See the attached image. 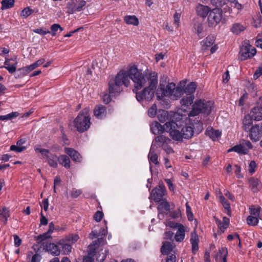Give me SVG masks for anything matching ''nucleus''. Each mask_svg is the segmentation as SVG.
<instances>
[{"mask_svg": "<svg viewBox=\"0 0 262 262\" xmlns=\"http://www.w3.org/2000/svg\"><path fill=\"white\" fill-rule=\"evenodd\" d=\"M129 78L134 82L133 92L138 91L144 87L147 84L148 85L152 80L158 82V74L156 72L145 71L142 72L136 66H133L128 69Z\"/></svg>", "mask_w": 262, "mask_h": 262, "instance_id": "obj_1", "label": "nucleus"}, {"mask_svg": "<svg viewBox=\"0 0 262 262\" xmlns=\"http://www.w3.org/2000/svg\"><path fill=\"white\" fill-rule=\"evenodd\" d=\"M128 69L125 71H120L115 79H111L108 82V93L110 94H118L120 92V88L124 85L128 87L130 83Z\"/></svg>", "mask_w": 262, "mask_h": 262, "instance_id": "obj_2", "label": "nucleus"}, {"mask_svg": "<svg viewBox=\"0 0 262 262\" xmlns=\"http://www.w3.org/2000/svg\"><path fill=\"white\" fill-rule=\"evenodd\" d=\"M90 120L89 109L85 108L79 112L74 120L73 124L78 132L83 133L90 128L91 124Z\"/></svg>", "mask_w": 262, "mask_h": 262, "instance_id": "obj_3", "label": "nucleus"}, {"mask_svg": "<svg viewBox=\"0 0 262 262\" xmlns=\"http://www.w3.org/2000/svg\"><path fill=\"white\" fill-rule=\"evenodd\" d=\"M213 106V102L211 101L201 99L196 100L192 105L189 116H195L200 113L208 115L211 113Z\"/></svg>", "mask_w": 262, "mask_h": 262, "instance_id": "obj_4", "label": "nucleus"}, {"mask_svg": "<svg viewBox=\"0 0 262 262\" xmlns=\"http://www.w3.org/2000/svg\"><path fill=\"white\" fill-rule=\"evenodd\" d=\"M158 82H155L152 80L148 86L143 87V89L140 92H134L136 94V97L139 102L146 100L150 101L154 97L155 91L157 87Z\"/></svg>", "mask_w": 262, "mask_h": 262, "instance_id": "obj_5", "label": "nucleus"}, {"mask_svg": "<svg viewBox=\"0 0 262 262\" xmlns=\"http://www.w3.org/2000/svg\"><path fill=\"white\" fill-rule=\"evenodd\" d=\"M176 88V84L173 82H168L166 84V81L160 80L158 88L157 90L156 95L158 100H161L164 96H172L173 91Z\"/></svg>", "mask_w": 262, "mask_h": 262, "instance_id": "obj_6", "label": "nucleus"}, {"mask_svg": "<svg viewBox=\"0 0 262 262\" xmlns=\"http://www.w3.org/2000/svg\"><path fill=\"white\" fill-rule=\"evenodd\" d=\"M222 10L219 8H214L210 11L208 16L209 27H215L222 20Z\"/></svg>", "mask_w": 262, "mask_h": 262, "instance_id": "obj_7", "label": "nucleus"}, {"mask_svg": "<svg viewBox=\"0 0 262 262\" xmlns=\"http://www.w3.org/2000/svg\"><path fill=\"white\" fill-rule=\"evenodd\" d=\"M165 125L166 127L167 132L169 133V135L172 139L177 141H182L184 137L182 131L180 132L176 128L178 125L175 122L173 121L166 122Z\"/></svg>", "mask_w": 262, "mask_h": 262, "instance_id": "obj_8", "label": "nucleus"}, {"mask_svg": "<svg viewBox=\"0 0 262 262\" xmlns=\"http://www.w3.org/2000/svg\"><path fill=\"white\" fill-rule=\"evenodd\" d=\"M84 0H70L67 4V13L72 14L76 12L81 11L85 6Z\"/></svg>", "mask_w": 262, "mask_h": 262, "instance_id": "obj_9", "label": "nucleus"}, {"mask_svg": "<svg viewBox=\"0 0 262 262\" xmlns=\"http://www.w3.org/2000/svg\"><path fill=\"white\" fill-rule=\"evenodd\" d=\"M256 53V49L249 44H246L241 48L239 51V59L243 61L253 57Z\"/></svg>", "mask_w": 262, "mask_h": 262, "instance_id": "obj_10", "label": "nucleus"}, {"mask_svg": "<svg viewBox=\"0 0 262 262\" xmlns=\"http://www.w3.org/2000/svg\"><path fill=\"white\" fill-rule=\"evenodd\" d=\"M166 189L164 185H159L152 190L151 197L156 202H159L162 200L165 193Z\"/></svg>", "mask_w": 262, "mask_h": 262, "instance_id": "obj_11", "label": "nucleus"}, {"mask_svg": "<svg viewBox=\"0 0 262 262\" xmlns=\"http://www.w3.org/2000/svg\"><path fill=\"white\" fill-rule=\"evenodd\" d=\"M36 151H38L42 155H45L48 159V162L51 167L56 168L58 165V158L55 154L48 155L49 153L48 149L44 148H37Z\"/></svg>", "mask_w": 262, "mask_h": 262, "instance_id": "obj_12", "label": "nucleus"}, {"mask_svg": "<svg viewBox=\"0 0 262 262\" xmlns=\"http://www.w3.org/2000/svg\"><path fill=\"white\" fill-rule=\"evenodd\" d=\"M171 140L169 138L165 137L163 135H159L157 136L155 140L152 141L151 147H155L156 148L163 147L166 144L170 143Z\"/></svg>", "mask_w": 262, "mask_h": 262, "instance_id": "obj_13", "label": "nucleus"}, {"mask_svg": "<svg viewBox=\"0 0 262 262\" xmlns=\"http://www.w3.org/2000/svg\"><path fill=\"white\" fill-rule=\"evenodd\" d=\"M214 219L215 220V223L219 229L218 231V233L220 234L224 233L226 229H227L229 226V219L226 216H224L223 218V221H221V220H220L219 219H217L216 217L214 216Z\"/></svg>", "mask_w": 262, "mask_h": 262, "instance_id": "obj_14", "label": "nucleus"}, {"mask_svg": "<svg viewBox=\"0 0 262 262\" xmlns=\"http://www.w3.org/2000/svg\"><path fill=\"white\" fill-rule=\"evenodd\" d=\"M249 132H250V139L253 142H256L259 140L261 132L260 128H259L258 124H255L254 126H252L249 129Z\"/></svg>", "mask_w": 262, "mask_h": 262, "instance_id": "obj_15", "label": "nucleus"}, {"mask_svg": "<svg viewBox=\"0 0 262 262\" xmlns=\"http://www.w3.org/2000/svg\"><path fill=\"white\" fill-rule=\"evenodd\" d=\"M64 151L73 161L78 163H80L82 161V157L81 155L73 148L65 147Z\"/></svg>", "mask_w": 262, "mask_h": 262, "instance_id": "obj_16", "label": "nucleus"}, {"mask_svg": "<svg viewBox=\"0 0 262 262\" xmlns=\"http://www.w3.org/2000/svg\"><path fill=\"white\" fill-rule=\"evenodd\" d=\"M150 130L155 135L163 134L165 130L167 131L166 126L162 125L157 121L154 122L150 125Z\"/></svg>", "mask_w": 262, "mask_h": 262, "instance_id": "obj_17", "label": "nucleus"}, {"mask_svg": "<svg viewBox=\"0 0 262 262\" xmlns=\"http://www.w3.org/2000/svg\"><path fill=\"white\" fill-rule=\"evenodd\" d=\"M248 115L253 120L258 121L262 120V107H253Z\"/></svg>", "mask_w": 262, "mask_h": 262, "instance_id": "obj_18", "label": "nucleus"}, {"mask_svg": "<svg viewBox=\"0 0 262 262\" xmlns=\"http://www.w3.org/2000/svg\"><path fill=\"white\" fill-rule=\"evenodd\" d=\"M58 246L62 248L64 254H69L71 252L72 246L71 243L69 242L66 238L60 239L58 243Z\"/></svg>", "mask_w": 262, "mask_h": 262, "instance_id": "obj_19", "label": "nucleus"}, {"mask_svg": "<svg viewBox=\"0 0 262 262\" xmlns=\"http://www.w3.org/2000/svg\"><path fill=\"white\" fill-rule=\"evenodd\" d=\"M199 242L198 236L196 233L195 230L191 232L190 243L192 246V252L193 254H196V252L199 250L198 243Z\"/></svg>", "mask_w": 262, "mask_h": 262, "instance_id": "obj_20", "label": "nucleus"}, {"mask_svg": "<svg viewBox=\"0 0 262 262\" xmlns=\"http://www.w3.org/2000/svg\"><path fill=\"white\" fill-rule=\"evenodd\" d=\"M222 132L219 130H215L211 126H208L206 131L205 135L208 136L213 141H215L221 136Z\"/></svg>", "mask_w": 262, "mask_h": 262, "instance_id": "obj_21", "label": "nucleus"}, {"mask_svg": "<svg viewBox=\"0 0 262 262\" xmlns=\"http://www.w3.org/2000/svg\"><path fill=\"white\" fill-rule=\"evenodd\" d=\"M94 114L97 118H103L107 114L106 107L102 104L96 105L94 110Z\"/></svg>", "mask_w": 262, "mask_h": 262, "instance_id": "obj_22", "label": "nucleus"}, {"mask_svg": "<svg viewBox=\"0 0 262 262\" xmlns=\"http://www.w3.org/2000/svg\"><path fill=\"white\" fill-rule=\"evenodd\" d=\"M4 68L6 69L10 73H13L16 70V61L13 59H6Z\"/></svg>", "mask_w": 262, "mask_h": 262, "instance_id": "obj_23", "label": "nucleus"}, {"mask_svg": "<svg viewBox=\"0 0 262 262\" xmlns=\"http://www.w3.org/2000/svg\"><path fill=\"white\" fill-rule=\"evenodd\" d=\"M249 183L252 190L255 192H257L261 188V182L257 178L252 177L249 180Z\"/></svg>", "mask_w": 262, "mask_h": 262, "instance_id": "obj_24", "label": "nucleus"}, {"mask_svg": "<svg viewBox=\"0 0 262 262\" xmlns=\"http://www.w3.org/2000/svg\"><path fill=\"white\" fill-rule=\"evenodd\" d=\"M185 82H180V84L176 87L173 91L171 96L176 99L180 98L181 96L184 94V87L185 86Z\"/></svg>", "mask_w": 262, "mask_h": 262, "instance_id": "obj_25", "label": "nucleus"}, {"mask_svg": "<svg viewBox=\"0 0 262 262\" xmlns=\"http://www.w3.org/2000/svg\"><path fill=\"white\" fill-rule=\"evenodd\" d=\"M210 11L209 7L201 4L199 5L196 8L198 15L203 18H205L209 14Z\"/></svg>", "mask_w": 262, "mask_h": 262, "instance_id": "obj_26", "label": "nucleus"}, {"mask_svg": "<svg viewBox=\"0 0 262 262\" xmlns=\"http://www.w3.org/2000/svg\"><path fill=\"white\" fill-rule=\"evenodd\" d=\"M174 247L170 242L166 241L163 242L160 251L163 255H168L172 252Z\"/></svg>", "mask_w": 262, "mask_h": 262, "instance_id": "obj_27", "label": "nucleus"}, {"mask_svg": "<svg viewBox=\"0 0 262 262\" xmlns=\"http://www.w3.org/2000/svg\"><path fill=\"white\" fill-rule=\"evenodd\" d=\"M45 247L47 250L50 252L52 255L57 256L60 254V252L59 246L55 244L54 243H47Z\"/></svg>", "mask_w": 262, "mask_h": 262, "instance_id": "obj_28", "label": "nucleus"}, {"mask_svg": "<svg viewBox=\"0 0 262 262\" xmlns=\"http://www.w3.org/2000/svg\"><path fill=\"white\" fill-rule=\"evenodd\" d=\"M181 131L184 138L186 139L191 138L194 134L191 126H185L182 128Z\"/></svg>", "mask_w": 262, "mask_h": 262, "instance_id": "obj_29", "label": "nucleus"}, {"mask_svg": "<svg viewBox=\"0 0 262 262\" xmlns=\"http://www.w3.org/2000/svg\"><path fill=\"white\" fill-rule=\"evenodd\" d=\"M252 118L248 115H245L243 120V128L245 132H249L250 128L252 126Z\"/></svg>", "mask_w": 262, "mask_h": 262, "instance_id": "obj_30", "label": "nucleus"}, {"mask_svg": "<svg viewBox=\"0 0 262 262\" xmlns=\"http://www.w3.org/2000/svg\"><path fill=\"white\" fill-rule=\"evenodd\" d=\"M58 161L59 164L65 168L68 169L71 166V161L67 155H63L58 157Z\"/></svg>", "mask_w": 262, "mask_h": 262, "instance_id": "obj_31", "label": "nucleus"}, {"mask_svg": "<svg viewBox=\"0 0 262 262\" xmlns=\"http://www.w3.org/2000/svg\"><path fill=\"white\" fill-rule=\"evenodd\" d=\"M185 230L184 226H181V227L179 228L174 237L176 241L177 242H182L185 238Z\"/></svg>", "mask_w": 262, "mask_h": 262, "instance_id": "obj_32", "label": "nucleus"}, {"mask_svg": "<svg viewBox=\"0 0 262 262\" xmlns=\"http://www.w3.org/2000/svg\"><path fill=\"white\" fill-rule=\"evenodd\" d=\"M194 99V96H190L186 95L182 98L180 100V103L184 107H187L188 106L191 105L193 102Z\"/></svg>", "mask_w": 262, "mask_h": 262, "instance_id": "obj_33", "label": "nucleus"}, {"mask_svg": "<svg viewBox=\"0 0 262 262\" xmlns=\"http://www.w3.org/2000/svg\"><path fill=\"white\" fill-rule=\"evenodd\" d=\"M191 126L194 130V133L197 135L199 134L203 129V124L200 120H194Z\"/></svg>", "mask_w": 262, "mask_h": 262, "instance_id": "obj_34", "label": "nucleus"}, {"mask_svg": "<svg viewBox=\"0 0 262 262\" xmlns=\"http://www.w3.org/2000/svg\"><path fill=\"white\" fill-rule=\"evenodd\" d=\"M196 84L195 82H191L186 86L184 87V94L188 95L194 96L193 93L196 89Z\"/></svg>", "mask_w": 262, "mask_h": 262, "instance_id": "obj_35", "label": "nucleus"}, {"mask_svg": "<svg viewBox=\"0 0 262 262\" xmlns=\"http://www.w3.org/2000/svg\"><path fill=\"white\" fill-rule=\"evenodd\" d=\"M124 21L127 24L136 26L139 24V20L135 15H126L124 17Z\"/></svg>", "mask_w": 262, "mask_h": 262, "instance_id": "obj_36", "label": "nucleus"}, {"mask_svg": "<svg viewBox=\"0 0 262 262\" xmlns=\"http://www.w3.org/2000/svg\"><path fill=\"white\" fill-rule=\"evenodd\" d=\"M220 201L222 204L223 205L224 208L225 209H226L227 211V214L229 216L231 215V208H230V205L229 202L226 200V199L223 196L221 195L219 198Z\"/></svg>", "mask_w": 262, "mask_h": 262, "instance_id": "obj_37", "label": "nucleus"}, {"mask_svg": "<svg viewBox=\"0 0 262 262\" xmlns=\"http://www.w3.org/2000/svg\"><path fill=\"white\" fill-rule=\"evenodd\" d=\"M246 27L239 23H235L231 28V31L234 34L238 35L245 30Z\"/></svg>", "mask_w": 262, "mask_h": 262, "instance_id": "obj_38", "label": "nucleus"}, {"mask_svg": "<svg viewBox=\"0 0 262 262\" xmlns=\"http://www.w3.org/2000/svg\"><path fill=\"white\" fill-rule=\"evenodd\" d=\"M148 158L149 160L156 165H158L159 162L158 160V156L155 152V148L154 147H151L148 154Z\"/></svg>", "mask_w": 262, "mask_h": 262, "instance_id": "obj_39", "label": "nucleus"}, {"mask_svg": "<svg viewBox=\"0 0 262 262\" xmlns=\"http://www.w3.org/2000/svg\"><path fill=\"white\" fill-rule=\"evenodd\" d=\"M229 0H211V3L216 8L226 6L225 8H224L226 10H227V7L228 9H229V7L226 6Z\"/></svg>", "mask_w": 262, "mask_h": 262, "instance_id": "obj_40", "label": "nucleus"}, {"mask_svg": "<svg viewBox=\"0 0 262 262\" xmlns=\"http://www.w3.org/2000/svg\"><path fill=\"white\" fill-rule=\"evenodd\" d=\"M259 220H262V217L249 215L247 218V223L250 226H254L257 225Z\"/></svg>", "mask_w": 262, "mask_h": 262, "instance_id": "obj_41", "label": "nucleus"}, {"mask_svg": "<svg viewBox=\"0 0 262 262\" xmlns=\"http://www.w3.org/2000/svg\"><path fill=\"white\" fill-rule=\"evenodd\" d=\"M214 42V37L212 36H208L203 40V48L204 50H207L208 47H211Z\"/></svg>", "mask_w": 262, "mask_h": 262, "instance_id": "obj_42", "label": "nucleus"}, {"mask_svg": "<svg viewBox=\"0 0 262 262\" xmlns=\"http://www.w3.org/2000/svg\"><path fill=\"white\" fill-rule=\"evenodd\" d=\"M9 216V211L8 208L5 207L0 208V217L4 224L6 223Z\"/></svg>", "mask_w": 262, "mask_h": 262, "instance_id": "obj_43", "label": "nucleus"}, {"mask_svg": "<svg viewBox=\"0 0 262 262\" xmlns=\"http://www.w3.org/2000/svg\"><path fill=\"white\" fill-rule=\"evenodd\" d=\"M250 210V215H253L255 216H260V212L261 211V207L257 205L256 206H255L254 205H251L249 207Z\"/></svg>", "mask_w": 262, "mask_h": 262, "instance_id": "obj_44", "label": "nucleus"}, {"mask_svg": "<svg viewBox=\"0 0 262 262\" xmlns=\"http://www.w3.org/2000/svg\"><path fill=\"white\" fill-rule=\"evenodd\" d=\"M15 0H2V9L5 10L10 9L14 6Z\"/></svg>", "mask_w": 262, "mask_h": 262, "instance_id": "obj_45", "label": "nucleus"}, {"mask_svg": "<svg viewBox=\"0 0 262 262\" xmlns=\"http://www.w3.org/2000/svg\"><path fill=\"white\" fill-rule=\"evenodd\" d=\"M234 151L239 154L246 155L248 154V149L242 144L236 145L234 146Z\"/></svg>", "mask_w": 262, "mask_h": 262, "instance_id": "obj_46", "label": "nucleus"}, {"mask_svg": "<svg viewBox=\"0 0 262 262\" xmlns=\"http://www.w3.org/2000/svg\"><path fill=\"white\" fill-rule=\"evenodd\" d=\"M27 138H21L17 141V152H20L26 149V146L23 145L26 143L27 141Z\"/></svg>", "mask_w": 262, "mask_h": 262, "instance_id": "obj_47", "label": "nucleus"}, {"mask_svg": "<svg viewBox=\"0 0 262 262\" xmlns=\"http://www.w3.org/2000/svg\"><path fill=\"white\" fill-rule=\"evenodd\" d=\"M228 256L227 249L225 247H222L219 250V253L215 255L214 257L216 260H217L218 257L220 259L223 258L224 257Z\"/></svg>", "mask_w": 262, "mask_h": 262, "instance_id": "obj_48", "label": "nucleus"}, {"mask_svg": "<svg viewBox=\"0 0 262 262\" xmlns=\"http://www.w3.org/2000/svg\"><path fill=\"white\" fill-rule=\"evenodd\" d=\"M98 248L97 246H95L92 243L88 247V254L90 256L94 257L97 253V251Z\"/></svg>", "mask_w": 262, "mask_h": 262, "instance_id": "obj_49", "label": "nucleus"}, {"mask_svg": "<svg viewBox=\"0 0 262 262\" xmlns=\"http://www.w3.org/2000/svg\"><path fill=\"white\" fill-rule=\"evenodd\" d=\"M59 29L60 31L63 30V28L58 24H54L51 26L50 34L52 36H54L56 35V32Z\"/></svg>", "mask_w": 262, "mask_h": 262, "instance_id": "obj_50", "label": "nucleus"}, {"mask_svg": "<svg viewBox=\"0 0 262 262\" xmlns=\"http://www.w3.org/2000/svg\"><path fill=\"white\" fill-rule=\"evenodd\" d=\"M158 209L160 211L163 209L165 211H169L170 210V205L169 203L167 201H163L160 203L158 207Z\"/></svg>", "mask_w": 262, "mask_h": 262, "instance_id": "obj_51", "label": "nucleus"}, {"mask_svg": "<svg viewBox=\"0 0 262 262\" xmlns=\"http://www.w3.org/2000/svg\"><path fill=\"white\" fill-rule=\"evenodd\" d=\"M49 238H52V236L48 232L43 233L35 237V240L38 242H41Z\"/></svg>", "mask_w": 262, "mask_h": 262, "instance_id": "obj_52", "label": "nucleus"}, {"mask_svg": "<svg viewBox=\"0 0 262 262\" xmlns=\"http://www.w3.org/2000/svg\"><path fill=\"white\" fill-rule=\"evenodd\" d=\"M33 12V10L30 9L29 7H27L21 11L20 15L23 18H27Z\"/></svg>", "mask_w": 262, "mask_h": 262, "instance_id": "obj_53", "label": "nucleus"}, {"mask_svg": "<svg viewBox=\"0 0 262 262\" xmlns=\"http://www.w3.org/2000/svg\"><path fill=\"white\" fill-rule=\"evenodd\" d=\"M66 239L70 242L71 244H74L76 243L78 239L79 238V237L78 234H69L68 235L66 236L65 237Z\"/></svg>", "mask_w": 262, "mask_h": 262, "instance_id": "obj_54", "label": "nucleus"}, {"mask_svg": "<svg viewBox=\"0 0 262 262\" xmlns=\"http://www.w3.org/2000/svg\"><path fill=\"white\" fill-rule=\"evenodd\" d=\"M16 116V112H12L6 115L0 116V120H11Z\"/></svg>", "mask_w": 262, "mask_h": 262, "instance_id": "obj_55", "label": "nucleus"}, {"mask_svg": "<svg viewBox=\"0 0 262 262\" xmlns=\"http://www.w3.org/2000/svg\"><path fill=\"white\" fill-rule=\"evenodd\" d=\"M157 113V106L154 104L148 110V116L150 117H155Z\"/></svg>", "mask_w": 262, "mask_h": 262, "instance_id": "obj_56", "label": "nucleus"}, {"mask_svg": "<svg viewBox=\"0 0 262 262\" xmlns=\"http://www.w3.org/2000/svg\"><path fill=\"white\" fill-rule=\"evenodd\" d=\"M108 253V250L105 249L104 252L102 254H99L96 258L97 261L98 262H103L106 258L107 255Z\"/></svg>", "mask_w": 262, "mask_h": 262, "instance_id": "obj_57", "label": "nucleus"}, {"mask_svg": "<svg viewBox=\"0 0 262 262\" xmlns=\"http://www.w3.org/2000/svg\"><path fill=\"white\" fill-rule=\"evenodd\" d=\"M103 213L100 211L96 212L94 215V219L97 222H100L103 217Z\"/></svg>", "mask_w": 262, "mask_h": 262, "instance_id": "obj_58", "label": "nucleus"}, {"mask_svg": "<svg viewBox=\"0 0 262 262\" xmlns=\"http://www.w3.org/2000/svg\"><path fill=\"white\" fill-rule=\"evenodd\" d=\"M186 213L187 215L188 220L189 221H192L193 219V215L192 212L191 211V208L187 203L186 204Z\"/></svg>", "mask_w": 262, "mask_h": 262, "instance_id": "obj_59", "label": "nucleus"}, {"mask_svg": "<svg viewBox=\"0 0 262 262\" xmlns=\"http://www.w3.org/2000/svg\"><path fill=\"white\" fill-rule=\"evenodd\" d=\"M167 226L173 229H178L179 228L181 227V226L183 225L181 223H177L173 221H169L167 224Z\"/></svg>", "mask_w": 262, "mask_h": 262, "instance_id": "obj_60", "label": "nucleus"}, {"mask_svg": "<svg viewBox=\"0 0 262 262\" xmlns=\"http://www.w3.org/2000/svg\"><path fill=\"white\" fill-rule=\"evenodd\" d=\"M261 75H262V64L258 67L256 70L253 75V79L256 80Z\"/></svg>", "mask_w": 262, "mask_h": 262, "instance_id": "obj_61", "label": "nucleus"}, {"mask_svg": "<svg viewBox=\"0 0 262 262\" xmlns=\"http://www.w3.org/2000/svg\"><path fill=\"white\" fill-rule=\"evenodd\" d=\"M34 32L36 33L45 35L48 33H50V31L47 29L37 28L34 30Z\"/></svg>", "mask_w": 262, "mask_h": 262, "instance_id": "obj_62", "label": "nucleus"}, {"mask_svg": "<svg viewBox=\"0 0 262 262\" xmlns=\"http://www.w3.org/2000/svg\"><path fill=\"white\" fill-rule=\"evenodd\" d=\"M256 162L252 160L251 161L249 165V173L252 174L255 171V168L256 167Z\"/></svg>", "mask_w": 262, "mask_h": 262, "instance_id": "obj_63", "label": "nucleus"}, {"mask_svg": "<svg viewBox=\"0 0 262 262\" xmlns=\"http://www.w3.org/2000/svg\"><path fill=\"white\" fill-rule=\"evenodd\" d=\"M248 98V94L246 92L243 94L241 97L238 101V105L240 106L243 105L245 104V101Z\"/></svg>", "mask_w": 262, "mask_h": 262, "instance_id": "obj_64", "label": "nucleus"}]
</instances>
